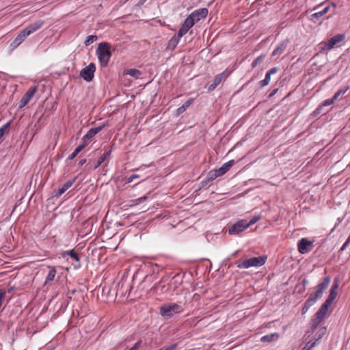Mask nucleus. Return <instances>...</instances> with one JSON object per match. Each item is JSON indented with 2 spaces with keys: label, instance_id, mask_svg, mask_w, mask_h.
<instances>
[{
  "label": "nucleus",
  "instance_id": "1",
  "mask_svg": "<svg viewBox=\"0 0 350 350\" xmlns=\"http://www.w3.org/2000/svg\"><path fill=\"white\" fill-rule=\"evenodd\" d=\"M338 284L336 282L332 285L329 295L325 302L321 306L318 311L315 313L314 318L311 319V329H314L321 322L325 319L334 301L337 297L336 289Z\"/></svg>",
  "mask_w": 350,
  "mask_h": 350
},
{
  "label": "nucleus",
  "instance_id": "2",
  "mask_svg": "<svg viewBox=\"0 0 350 350\" xmlns=\"http://www.w3.org/2000/svg\"><path fill=\"white\" fill-rule=\"evenodd\" d=\"M110 49L111 44L108 42H103L98 44L96 53L101 67H105L108 65L111 57Z\"/></svg>",
  "mask_w": 350,
  "mask_h": 350
},
{
  "label": "nucleus",
  "instance_id": "3",
  "mask_svg": "<svg viewBox=\"0 0 350 350\" xmlns=\"http://www.w3.org/2000/svg\"><path fill=\"white\" fill-rule=\"evenodd\" d=\"M160 314L165 319L172 318L174 314L183 311V308L178 304H165L159 308Z\"/></svg>",
  "mask_w": 350,
  "mask_h": 350
},
{
  "label": "nucleus",
  "instance_id": "4",
  "mask_svg": "<svg viewBox=\"0 0 350 350\" xmlns=\"http://www.w3.org/2000/svg\"><path fill=\"white\" fill-rule=\"evenodd\" d=\"M329 282V278H325L317 286L315 292L311 294L309 298H308V304H314L318 299H321L324 291L328 287Z\"/></svg>",
  "mask_w": 350,
  "mask_h": 350
},
{
  "label": "nucleus",
  "instance_id": "5",
  "mask_svg": "<svg viewBox=\"0 0 350 350\" xmlns=\"http://www.w3.org/2000/svg\"><path fill=\"white\" fill-rule=\"evenodd\" d=\"M267 256H261L258 257H252L243 260L237 265L239 269H248L251 267H259L264 265L266 262Z\"/></svg>",
  "mask_w": 350,
  "mask_h": 350
},
{
  "label": "nucleus",
  "instance_id": "6",
  "mask_svg": "<svg viewBox=\"0 0 350 350\" xmlns=\"http://www.w3.org/2000/svg\"><path fill=\"white\" fill-rule=\"evenodd\" d=\"M345 38V34L340 33L337 34L329 39H328L327 41L322 42L321 44L322 45V49L323 50H330L333 47H334L336 44L338 43L342 42Z\"/></svg>",
  "mask_w": 350,
  "mask_h": 350
},
{
  "label": "nucleus",
  "instance_id": "7",
  "mask_svg": "<svg viewBox=\"0 0 350 350\" xmlns=\"http://www.w3.org/2000/svg\"><path fill=\"white\" fill-rule=\"evenodd\" d=\"M248 228L247 221L245 219L239 220L234 224L229 229L230 234H238Z\"/></svg>",
  "mask_w": 350,
  "mask_h": 350
},
{
  "label": "nucleus",
  "instance_id": "8",
  "mask_svg": "<svg viewBox=\"0 0 350 350\" xmlns=\"http://www.w3.org/2000/svg\"><path fill=\"white\" fill-rule=\"evenodd\" d=\"M96 70L94 64L90 63L88 66L83 68L80 72V76L86 81L89 82L94 78V74Z\"/></svg>",
  "mask_w": 350,
  "mask_h": 350
},
{
  "label": "nucleus",
  "instance_id": "9",
  "mask_svg": "<svg viewBox=\"0 0 350 350\" xmlns=\"http://www.w3.org/2000/svg\"><path fill=\"white\" fill-rule=\"evenodd\" d=\"M37 92V87H31L28 91L24 94L19 102V108H23L26 106L30 100L32 98L35 93Z\"/></svg>",
  "mask_w": 350,
  "mask_h": 350
},
{
  "label": "nucleus",
  "instance_id": "10",
  "mask_svg": "<svg viewBox=\"0 0 350 350\" xmlns=\"http://www.w3.org/2000/svg\"><path fill=\"white\" fill-rule=\"evenodd\" d=\"M208 9L200 8L193 11L188 17H191V20L193 21V24L198 22L200 20L204 18L207 16Z\"/></svg>",
  "mask_w": 350,
  "mask_h": 350
},
{
  "label": "nucleus",
  "instance_id": "11",
  "mask_svg": "<svg viewBox=\"0 0 350 350\" xmlns=\"http://www.w3.org/2000/svg\"><path fill=\"white\" fill-rule=\"evenodd\" d=\"M44 23V22L43 21L39 20L33 23L29 24L23 30L25 32L26 35L29 36L33 33L39 30L43 26Z\"/></svg>",
  "mask_w": 350,
  "mask_h": 350
},
{
  "label": "nucleus",
  "instance_id": "12",
  "mask_svg": "<svg viewBox=\"0 0 350 350\" xmlns=\"http://www.w3.org/2000/svg\"><path fill=\"white\" fill-rule=\"evenodd\" d=\"M193 25V21L191 20V17L187 16L178 31V36L185 35Z\"/></svg>",
  "mask_w": 350,
  "mask_h": 350
},
{
  "label": "nucleus",
  "instance_id": "13",
  "mask_svg": "<svg viewBox=\"0 0 350 350\" xmlns=\"http://www.w3.org/2000/svg\"><path fill=\"white\" fill-rule=\"evenodd\" d=\"M27 35H26L25 32L23 29L20 31L18 36L14 38V40L10 43V49L11 50H14L16 49L21 43H23L25 39L27 38Z\"/></svg>",
  "mask_w": 350,
  "mask_h": 350
},
{
  "label": "nucleus",
  "instance_id": "14",
  "mask_svg": "<svg viewBox=\"0 0 350 350\" xmlns=\"http://www.w3.org/2000/svg\"><path fill=\"white\" fill-rule=\"evenodd\" d=\"M326 333V327H321L317 332L315 334V336L312 339H310L309 341H308V350H310L311 348H312L316 342L319 340L323 335Z\"/></svg>",
  "mask_w": 350,
  "mask_h": 350
},
{
  "label": "nucleus",
  "instance_id": "15",
  "mask_svg": "<svg viewBox=\"0 0 350 350\" xmlns=\"http://www.w3.org/2000/svg\"><path fill=\"white\" fill-rule=\"evenodd\" d=\"M105 125L91 128L88 133L83 136V142H85L87 144V141L91 139L92 137H94L98 132H100L103 128Z\"/></svg>",
  "mask_w": 350,
  "mask_h": 350
},
{
  "label": "nucleus",
  "instance_id": "16",
  "mask_svg": "<svg viewBox=\"0 0 350 350\" xmlns=\"http://www.w3.org/2000/svg\"><path fill=\"white\" fill-rule=\"evenodd\" d=\"M278 68L276 67L272 68L269 70H268L265 75V79L260 81V83H259L260 86L261 88H263V87L267 85L269 83L271 75L276 73L278 72Z\"/></svg>",
  "mask_w": 350,
  "mask_h": 350
},
{
  "label": "nucleus",
  "instance_id": "17",
  "mask_svg": "<svg viewBox=\"0 0 350 350\" xmlns=\"http://www.w3.org/2000/svg\"><path fill=\"white\" fill-rule=\"evenodd\" d=\"M288 41L284 40L279 44V45L277 46V48L273 51L272 56H277L280 55L282 54L284 51L286 50L287 45H288Z\"/></svg>",
  "mask_w": 350,
  "mask_h": 350
},
{
  "label": "nucleus",
  "instance_id": "18",
  "mask_svg": "<svg viewBox=\"0 0 350 350\" xmlns=\"http://www.w3.org/2000/svg\"><path fill=\"white\" fill-rule=\"evenodd\" d=\"M217 177H219V174L217 173L216 169L214 170H211L208 172L206 178L205 180L202 181V185L204 186L208 184L209 182L214 180Z\"/></svg>",
  "mask_w": 350,
  "mask_h": 350
},
{
  "label": "nucleus",
  "instance_id": "19",
  "mask_svg": "<svg viewBox=\"0 0 350 350\" xmlns=\"http://www.w3.org/2000/svg\"><path fill=\"white\" fill-rule=\"evenodd\" d=\"M234 164V160H230L228 162L224 163L221 167H220L218 169H216L217 173L219 174V176L225 174L230 169V167Z\"/></svg>",
  "mask_w": 350,
  "mask_h": 350
},
{
  "label": "nucleus",
  "instance_id": "20",
  "mask_svg": "<svg viewBox=\"0 0 350 350\" xmlns=\"http://www.w3.org/2000/svg\"><path fill=\"white\" fill-rule=\"evenodd\" d=\"M224 73H221L215 77L213 83L208 86V91H213L223 79Z\"/></svg>",
  "mask_w": 350,
  "mask_h": 350
},
{
  "label": "nucleus",
  "instance_id": "21",
  "mask_svg": "<svg viewBox=\"0 0 350 350\" xmlns=\"http://www.w3.org/2000/svg\"><path fill=\"white\" fill-rule=\"evenodd\" d=\"M75 180H68L66 181L61 188H59L56 193L55 196L59 197L62 196L66 191H67L74 183Z\"/></svg>",
  "mask_w": 350,
  "mask_h": 350
},
{
  "label": "nucleus",
  "instance_id": "22",
  "mask_svg": "<svg viewBox=\"0 0 350 350\" xmlns=\"http://www.w3.org/2000/svg\"><path fill=\"white\" fill-rule=\"evenodd\" d=\"M182 36H178V33L174 35L169 41L167 43V48L170 50H174L176 47L177 46L179 40Z\"/></svg>",
  "mask_w": 350,
  "mask_h": 350
},
{
  "label": "nucleus",
  "instance_id": "23",
  "mask_svg": "<svg viewBox=\"0 0 350 350\" xmlns=\"http://www.w3.org/2000/svg\"><path fill=\"white\" fill-rule=\"evenodd\" d=\"M279 338V334L278 333H273L265 335L260 338V341L263 342H270L272 341L277 340Z\"/></svg>",
  "mask_w": 350,
  "mask_h": 350
},
{
  "label": "nucleus",
  "instance_id": "24",
  "mask_svg": "<svg viewBox=\"0 0 350 350\" xmlns=\"http://www.w3.org/2000/svg\"><path fill=\"white\" fill-rule=\"evenodd\" d=\"M67 256H70V258L72 259L75 260V261L79 262V260H80L78 254H77V252L74 250H72L70 251L64 252L62 254V256L63 258H66Z\"/></svg>",
  "mask_w": 350,
  "mask_h": 350
},
{
  "label": "nucleus",
  "instance_id": "25",
  "mask_svg": "<svg viewBox=\"0 0 350 350\" xmlns=\"http://www.w3.org/2000/svg\"><path fill=\"white\" fill-rule=\"evenodd\" d=\"M87 144L85 142H83L82 144L79 145L75 151L68 157L69 160H72L77 155L82 151L85 147L86 146Z\"/></svg>",
  "mask_w": 350,
  "mask_h": 350
},
{
  "label": "nucleus",
  "instance_id": "26",
  "mask_svg": "<svg viewBox=\"0 0 350 350\" xmlns=\"http://www.w3.org/2000/svg\"><path fill=\"white\" fill-rule=\"evenodd\" d=\"M126 74L129 75L130 76H131L135 79H139V78H140V77L142 75V72L137 69L131 68V69H128L126 71Z\"/></svg>",
  "mask_w": 350,
  "mask_h": 350
},
{
  "label": "nucleus",
  "instance_id": "27",
  "mask_svg": "<svg viewBox=\"0 0 350 350\" xmlns=\"http://www.w3.org/2000/svg\"><path fill=\"white\" fill-rule=\"evenodd\" d=\"M299 252L301 254L306 252V238H302L298 243Z\"/></svg>",
  "mask_w": 350,
  "mask_h": 350
},
{
  "label": "nucleus",
  "instance_id": "28",
  "mask_svg": "<svg viewBox=\"0 0 350 350\" xmlns=\"http://www.w3.org/2000/svg\"><path fill=\"white\" fill-rule=\"evenodd\" d=\"M111 150L107 151L105 152L97 161L96 164L94 165V168L96 169L98 167L107 159V157L110 154Z\"/></svg>",
  "mask_w": 350,
  "mask_h": 350
},
{
  "label": "nucleus",
  "instance_id": "29",
  "mask_svg": "<svg viewBox=\"0 0 350 350\" xmlns=\"http://www.w3.org/2000/svg\"><path fill=\"white\" fill-rule=\"evenodd\" d=\"M56 273H57V271H56L55 268V267L51 268L50 269L49 272L48 273L45 283H49V282L53 281L55 278Z\"/></svg>",
  "mask_w": 350,
  "mask_h": 350
},
{
  "label": "nucleus",
  "instance_id": "30",
  "mask_svg": "<svg viewBox=\"0 0 350 350\" xmlns=\"http://www.w3.org/2000/svg\"><path fill=\"white\" fill-rule=\"evenodd\" d=\"M349 89V87L348 85H346L342 88L338 90L333 96L334 99H335V100H337L340 95L345 94Z\"/></svg>",
  "mask_w": 350,
  "mask_h": 350
},
{
  "label": "nucleus",
  "instance_id": "31",
  "mask_svg": "<svg viewBox=\"0 0 350 350\" xmlns=\"http://www.w3.org/2000/svg\"><path fill=\"white\" fill-rule=\"evenodd\" d=\"M97 39H98V38L96 36L90 35L86 38V40H85L84 43L86 46H89L90 44L93 43L94 41H96Z\"/></svg>",
  "mask_w": 350,
  "mask_h": 350
},
{
  "label": "nucleus",
  "instance_id": "32",
  "mask_svg": "<svg viewBox=\"0 0 350 350\" xmlns=\"http://www.w3.org/2000/svg\"><path fill=\"white\" fill-rule=\"evenodd\" d=\"M265 55H261L258 56L252 63V67L255 68L257 65L261 64L263 60L265 59Z\"/></svg>",
  "mask_w": 350,
  "mask_h": 350
},
{
  "label": "nucleus",
  "instance_id": "33",
  "mask_svg": "<svg viewBox=\"0 0 350 350\" xmlns=\"http://www.w3.org/2000/svg\"><path fill=\"white\" fill-rule=\"evenodd\" d=\"M10 125V122H7L6 124H5L2 127L0 128V139L3 136L5 130H7L8 129Z\"/></svg>",
  "mask_w": 350,
  "mask_h": 350
},
{
  "label": "nucleus",
  "instance_id": "34",
  "mask_svg": "<svg viewBox=\"0 0 350 350\" xmlns=\"http://www.w3.org/2000/svg\"><path fill=\"white\" fill-rule=\"evenodd\" d=\"M334 101H335V99H334V98L332 97V98H329V99L324 100L321 106H322V107H325V106H329V105L333 104Z\"/></svg>",
  "mask_w": 350,
  "mask_h": 350
},
{
  "label": "nucleus",
  "instance_id": "35",
  "mask_svg": "<svg viewBox=\"0 0 350 350\" xmlns=\"http://www.w3.org/2000/svg\"><path fill=\"white\" fill-rule=\"evenodd\" d=\"M146 199H147L146 196H143V197H141V198H139L137 199L133 200V204L137 205V204H139L142 203V202L145 201Z\"/></svg>",
  "mask_w": 350,
  "mask_h": 350
},
{
  "label": "nucleus",
  "instance_id": "36",
  "mask_svg": "<svg viewBox=\"0 0 350 350\" xmlns=\"http://www.w3.org/2000/svg\"><path fill=\"white\" fill-rule=\"evenodd\" d=\"M259 219V216H255L253 218H252L250 221H247L248 227L256 223Z\"/></svg>",
  "mask_w": 350,
  "mask_h": 350
},
{
  "label": "nucleus",
  "instance_id": "37",
  "mask_svg": "<svg viewBox=\"0 0 350 350\" xmlns=\"http://www.w3.org/2000/svg\"><path fill=\"white\" fill-rule=\"evenodd\" d=\"M177 347V344H172L171 345H169L167 347H164L159 350H175Z\"/></svg>",
  "mask_w": 350,
  "mask_h": 350
},
{
  "label": "nucleus",
  "instance_id": "38",
  "mask_svg": "<svg viewBox=\"0 0 350 350\" xmlns=\"http://www.w3.org/2000/svg\"><path fill=\"white\" fill-rule=\"evenodd\" d=\"M193 98H189L183 104V107L187 109L193 103Z\"/></svg>",
  "mask_w": 350,
  "mask_h": 350
},
{
  "label": "nucleus",
  "instance_id": "39",
  "mask_svg": "<svg viewBox=\"0 0 350 350\" xmlns=\"http://www.w3.org/2000/svg\"><path fill=\"white\" fill-rule=\"evenodd\" d=\"M321 109L322 106H319L317 109H315V111L312 114H310V116L312 118H315L317 115H319L321 113Z\"/></svg>",
  "mask_w": 350,
  "mask_h": 350
},
{
  "label": "nucleus",
  "instance_id": "40",
  "mask_svg": "<svg viewBox=\"0 0 350 350\" xmlns=\"http://www.w3.org/2000/svg\"><path fill=\"white\" fill-rule=\"evenodd\" d=\"M139 178L138 174H132L129 177L127 178V183H131L134 179Z\"/></svg>",
  "mask_w": 350,
  "mask_h": 350
},
{
  "label": "nucleus",
  "instance_id": "41",
  "mask_svg": "<svg viewBox=\"0 0 350 350\" xmlns=\"http://www.w3.org/2000/svg\"><path fill=\"white\" fill-rule=\"evenodd\" d=\"M142 341H137L129 350H137L141 346Z\"/></svg>",
  "mask_w": 350,
  "mask_h": 350
},
{
  "label": "nucleus",
  "instance_id": "42",
  "mask_svg": "<svg viewBox=\"0 0 350 350\" xmlns=\"http://www.w3.org/2000/svg\"><path fill=\"white\" fill-rule=\"evenodd\" d=\"M323 15V13L321 11H319V12H318L317 13L313 14L311 16V20H314L315 18H318L319 16H322Z\"/></svg>",
  "mask_w": 350,
  "mask_h": 350
},
{
  "label": "nucleus",
  "instance_id": "43",
  "mask_svg": "<svg viewBox=\"0 0 350 350\" xmlns=\"http://www.w3.org/2000/svg\"><path fill=\"white\" fill-rule=\"evenodd\" d=\"M311 200L315 202V204H319V196H315L314 197L313 196H311Z\"/></svg>",
  "mask_w": 350,
  "mask_h": 350
},
{
  "label": "nucleus",
  "instance_id": "44",
  "mask_svg": "<svg viewBox=\"0 0 350 350\" xmlns=\"http://www.w3.org/2000/svg\"><path fill=\"white\" fill-rule=\"evenodd\" d=\"M186 109H187L183 107V106L182 105V106H180V107L178 108L177 112H178V114H180V113H183Z\"/></svg>",
  "mask_w": 350,
  "mask_h": 350
},
{
  "label": "nucleus",
  "instance_id": "45",
  "mask_svg": "<svg viewBox=\"0 0 350 350\" xmlns=\"http://www.w3.org/2000/svg\"><path fill=\"white\" fill-rule=\"evenodd\" d=\"M329 10V7L328 6H326L325 8H324L321 12L323 13V14H325Z\"/></svg>",
  "mask_w": 350,
  "mask_h": 350
},
{
  "label": "nucleus",
  "instance_id": "46",
  "mask_svg": "<svg viewBox=\"0 0 350 350\" xmlns=\"http://www.w3.org/2000/svg\"><path fill=\"white\" fill-rule=\"evenodd\" d=\"M146 0H139V2L136 4L137 6H141L142 5Z\"/></svg>",
  "mask_w": 350,
  "mask_h": 350
},
{
  "label": "nucleus",
  "instance_id": "47",
  "mask_svg": "<svg viewBox=\"0 0 350 350\" xmlns=\"http://www.w3.org/2000/svg\"><path fill=\"white\" fill-rule=\"evenodd\" d=\"M86 162V159H81L79 162V166H82Z\"/></svg>",
  "mask_w": 350,
  "mask_h": 350
},
{
  "label": "nucleus",
  "instance_id": "48",
  "mask_svg": "<svg viewBox=\"0 0 350 350\" xmlns=\"http://www.w3.org/2000/svg\"><path fill=\"white\" fill-rule=\"evenodd\" d=\"M306 312V302H305L302 306V313H305Z\"/></svg>",
  "mask_w": 350,
  "mask_h": 350
},
{
  "label": "nucleus",
  "instance_id": "49",
  "mask_svg": "<svg viewBox=\"0 0 350 350\" xmlns=\"http://www.w3.org/2000/svg\"><path fill=\"white\" fill-rule=\"evenodd\" d=\"M123 286H124V284H122L121 286L118 288V293H121L122 294L123 293V291H121L122 288H123Z\"/></svg>",
  "mask_w": 350,
  "mask_h": 350
},
{
  "label": "nucleus",
  "instance_id": "50",
  "mask_svg": "<svg viewBox=\"0 0 350 350\" xmlns=\"http://www.w3.org/2000/svg\"><path fill=\"white\" fill-rule=\"evenodd\" d=\"M312 245V243L310 241H308V251L310 250V247Z\"/></svg>",
  "mask_w": 350,
  "mask_h": 350
},
{
  "label": "nucleus",
  "instance_id": "51",
  "mask_svg": "<svg viewBox=\"0 0 350 350\" xmlns=\"http://www.w3.org/2000/svg\"><path fill=\"white\" fill-rule=\"evenodd\" d=\"M278 91V89H275L273 90V92L271 93L270 96H273Z\"/></svg>",
  "mask_w": 350,
  "mask_h": 350
},
{
  "label": "nucleus",
  "instance_id": "52",
  "mask_svg": "<svg viewBox=\"0 0 350 350\" xmlns=\"http://www.w3.org/2000/svg\"><path fill=\"white\" fill-rule=\"evenodd\" d=\"M305 282H306V280H305V279H304V280H302V283H303V285H304V286Z\"/></svg>",
  "mask_w": 350,
  "mask_h": 350
},
{
  "label": "nucleus",
  "instance_id": "53",
  "mask_svg": "<svg viewBox=\"0 0 350 350\" xmlns=\"http://www.w3.org/2000/svg\"><path fill=\"white\" fill-rule=\"evenodd\" d=\"M301 350H306V346L304 347Z\"/></svg>",
  "mask_w": 350,
  "mask_h": 350
}]
</instances>
